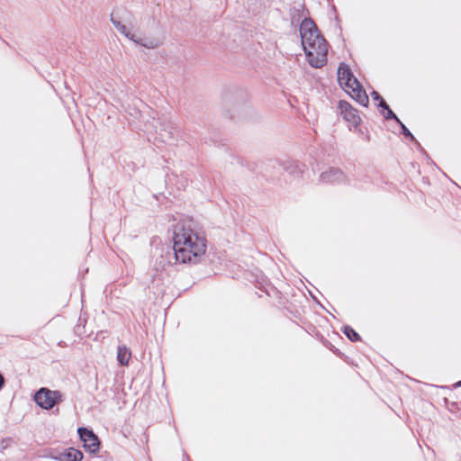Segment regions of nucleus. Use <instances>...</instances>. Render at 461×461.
Masks as SVG:
<instances>
[{"mask_svg": "<svg viewBox=\"0 0 461 461\" xmlns=\"http://www.w3.org/2000/svg\"><path fill=\"white\" fill-rule=\"evenodd\" d=\"M173 246L159 249L160 255L156 258L154 269L158 272L167 266L177 263L196 264L205 254L207 240L203 232L191 227L190 223L178 221L173 225Z\"/></svg>", "mask_w": 461, "mask_h": 461, "instance_id": "nucleus-1", "label": "nucleus"}, {"mask_svg": "<svg viewBox=\"0 0 461 461\" xmlns=\"http://www.w3.org/2000/svg\"><path fill=\"white\" fill-rule=\"evenodd\" d=\"M303 50L313 68H321L326 63L329 43L312 18H304L299 26Z\"/></svg>", "mask_w": 461, "mask_h": 461, "instance_id": "nucleus-2", "label": "nucleus"}, {"mask_svg": "<svg viewBox=\"0 0 461 461\" xmlns=\"http://www.w3.org/2000/svg\"><path fill=\"white\" fill-rule=\"evenodd\" d=\"M62 397V393L58 390L41 387L34 393L33 400L41 409L49 411L61 402Z\"/></svg>", "mask_w": 461, "mask_h": 461, "instance_id": "nucleus-3", "label": "nucleus"}, {"mask_svg": "<svg viewBox=\"0 0 461 461\" xmlns=\"http://www.w3.org/2000/svg\"><path fill=\"white\" fill-rule=\"evenodd\" d=\"M77 433L86 451L93 455L99 452L101 444L100 439L92 429L87 427H79L77 429Z\"/></svg>", "mask_w": 461, "mask_h": 461, "instance_id": "nucleus-4", "label": "nucleus"}, {"mask_svg": "<svg viewBox=\"0 0 461 461\" xmlns=\"http://www.w3.org/2000/svg\"><path fill=\"white\" fill-rule=\"evenodd\" d=\"M338 82L340 85L341 87L346 88H352V86L359 82L357 78L354 76L350 67L341 62L339 65L338 71Z\"/></svg>", "mask_w": 461, "mask_h": 461, "instance_id": "nucleus-5", "label": "nucleus"}, {"mask_svg": "<svg viewBox=\"0 0 461 461\" xmlns=\"http://www.w3.org/2000/svg\"><path fill=\"white\" fill-rule=\"evenodd\" d=\"M320 181L331 185L345 184L347 176L340 168L330 167L320 175Z\"/></svg>", "mask_w": 461, "mask_h": 461, "instance_id": "nucleus-6", "label": "nucleus"}, {"mask_svg": "<svg viewBox=\"0 0 461 461\" xmlns=\"http://www.w3.org/2000/svg\"><path fill=\"white\" fill-rule=\"evenodd\" d=\"M340 114L343 119L350 122L354 127H357L361 122L358 111L354 108L348 101L340 100L338 104Z\"/></svg>", "mask_w": 461, "mask_h": 461, "instance_id": "nucleus-7", "label": "nucleus"}, {"mask_svg": "<svg viewBox=\"0 0 461 461\" xmlns=\"http://www.w3.org/2000/svg\"><path fill=\"white\" fill-rule=\"evenodd\" d=\"M159 131L160 136L167 138L168 140H176L182 134L181 128L176 122L167 119H164L160 122Z\"/></svg>", "mask_w": 461, "mask_h": 461, "instance_id": "nucleus-8", "label": "nucleus"}, {"mask_svg": "<svg viewBox=\"0 0 461 461\" xmlns=\"http://www.w3.org/2000/svg\"><path fill=\"white\" fill-rule=\"evenodd\" d=\"M50 457L56 461H82L84 454L82 451L70 447L56 454H50Z\"/></svg>", "mask_w": 461, "mask_h": 461, "instance_id": "nucleus-9", "label": "nucleus"}, {"mask_svg": "<svg viewBox=\"0 0 461 461\" xmlns=\"http://www.w3.org/2000/svg\"><path fill=\"white\" fill-rule=\"evenodd\" d=\"M346 91L357 103L364 107H367L369 98L360 82L352 86V88H346Z\"/></svg>", "mask_w": 461, "mask_h": 461, "instance_id": "nucleus-10", "label": "nucleus"}, {"mask_svg": "<svg viewBox=\"0 0 461 461\" xmlns=\"http://www.w3.org/2000/svg\"><path fill=\"white\" fill-rule=\"evenodd\" d=\"M384 118L387 121L393 120L400 126L402 135L411 142H417L415 136L392 110H388V113H384Z\"/></svg>", "mask_w": 461, "mask_h": 461, "instance_id": "nucleus-11", "label": "nucleus"}, {"mask_svg": "<svg viewBox=\"0 0 461 461\" xmlns=\"http://www.w3.org/2000/svg\"><path fill=\"white\" fill-rule=\"evenodd\" d=\"M290 16L292 24L301 23L303 19L311 18L310 12L305 6V4H300L297 6H294L290 9Z\"/></svg>", "mask_w": 461, "mask_h": 461, "instance_id": "nucleus-12", "label": "nucleus"}, {"mask_svg": "<svg viewBox=\"0 0 461 461\" xmlns=\"http://www.w3.org/2000/svg\"><path fill=\"white\" fill-rule=\"evenodd\" d=\"M116 358L120 366H129L130 360L131 358V349L126 345H119L117 348Z\"/></svg>", "mask_w": 461, "mask_h": 461, "instance_id": "nucleus-13", "label": "nucleus"}, {"mask_svg": "<svg viewBox=\"0 0 461 461\" xmlns=\"http://www.w3.org/2000/svg\"><path fill=\"white\" fill-rule=\"evenodd\" d=\"M111 23L115 27V29L124 35L130 41H135V34L131 33V31L127 28V26L121 23V21L117 20L113 14H111L110 18Z\"/></svg>", "mask_w": 461, "mask_h": 461, "instance_id": "nucleus-14", "label": "nucleus"}, {"mask_svg": "<svg viewBox=\"0 0 461 461\" xmlns=\"http://www.w3.org/2000/svg\"><path fill=\"white\" fill-rule=\"evenodd\" d=\"M371 96L374 101H378L377 107L384 116V113H388V110H392L387 103L384 101V99L382 97V95L375 90H373L371 92Z\"/></svg>", "mask_w": 461, "mask_h": 461, "instance_id": "nucleus-15", "label": "nucleus"}, {"mask_svg": "<svg viewBox=\"0 0 461 461\" xmlns=\"http://www.w3.org/2000/svg\"><path fill=\"white\" fill-rule=\"evenodd\" d=\"M341 332L351 341L359 342L362 340L361 336L350 326L344 325L341 327Z\"/></svg>", "mask_w": 461, "mask_h": 461, "instance_id": "nucleus-16", "label": "nucleus"}, {"mask_svg": "<svg viewBox=\"0 0 461 461\" xmlns=\"http://www.w3.org/2000/svg\"><path fill=\"white\" fill-rule=\"evenodd\" d=\"M132 42L147 49H155L158 47V41L153 38H140L135 35V41H132Z\"/></svg>", "mask_w": 461, "mask_h": 461, "instance_id": "nucleus-17", "label": "nucleus"}, {"mask_svg": "<svg viewBox=\"0 0 461 461\" xmlns=\"http://www.w3.org/2000/svg\"><path fill=\"white\" fill-rule=\"evenodd\" d=\"M322 343L327 348H329L330 351H332L337 357H342L344 356V354L339 348H337L335 346H333L331 344V342L329 341L328 339H323Z\"/></svg>", "mask_w": 461, "mask_h": 461, "instance_id": "nucleus-18", "label": "nucleus"}, {"mask_svg": "<svg viewBox=\"0 0 461 461\" xmlns=\"http://www.w3.org/2000/svg\"><path fill=\"white\" fill-rule=\"evenodd\" d=\"M13 438L6 437L3 438L0 441V453L4 454L5 450L10 447V444L13 442Z\"/></svg>", "mask_w": 461, "mask_h": 461, "instance_id": "nucleus-19", "label": "nucleus"}, {"mask_svg": "<svg viewBox=\"0 0 461 461\" xmlns=\"http://www.w3.org/2000/svg\"><path fill=\"white\" fill-rule=\"evenodd\" d=\"M198 138L201 140H203L205 143H207V142L216 143L217 142V140L212 139V138H208L206 136H203V134L202 132H198Z\"/></svg>", "mask_w": 461, "mask_h": 461, "instance_id": "nucleus-20", "label": "nucleus"}, {"mask_svg": "<svg viewBox=\"0 0 461 461\" xmlns=\"http://www.w3.org/2000/svg\"><path fill=\"white\" fill-rule=\"evenodd\" d=\"M5 384V379L4 377V375H2V373H0V391L4 388Z\"/></svg>", "mask_w": 461, "mask_h": 461, "instance_id": "nucleus-21", "label": "nucleus"}, {"mask_svg": "<svg viewBox=\"0 0 461 461\" xmlns=\"http://www.w3.org/2000/svg\"><path fill=\"white\" fill-rule=\"evenodd\" d=\"M336 22H337V26H338L339 30L341 32V31H342V29H341V26H340V24H339V17H338V16H336Z\"/></svg>", "mask_w": 461, "mask_h": 461, "instance_id": "nucleus-22", "label": "nucleus"}, {"mask_svg": "<svg viewBox=\"0 0 461 461\" xmlns=\"http://www.w3.org/2000/svg\"><path fill=\"white\" fill-rule=\"evenodd\" d=\"M412 143L416 146V148H417L418 149H421V148H422V146L420 145V143L418 140H417V142H412Z\"/></svg>", "mask_w": 461, "mask_h": 461, "instance_id": "nucleus-23", "label": "nucleus"}, {"mask_svg": "<svg viewBox=\"0 0 461 461\" xmlns=\"http://www.w3.org/2000/svg\"><path fill=\"white\" fill-rule=\"evenodd\" d=\"M454 387H461V380H459L458 382H456V383L454 384Z\"/></svg>", "mask_w": 461, "mask_h": 461, "instance_id": "nucleus-24", "label": "nucleus"}, {"mask_svg": "<svg viewBox=\"0 0 461 461\" xmlns=\"http://www.w3.org/2000/svg\"><path fill=\"white\" fill-rule=\"evenodd\" d=\"M422 154H425L426 157H428V154L426 152V150L423 149V147L421 149H419Z\"/></svg>", "mask_w": 461, "mask_h": 461, "instance_id": "nucleus-25", "label": "nucleus"}, {"mask_svg": "<svg viewBox=\"0 0 461 461\" xmlns=\"http://www.w3.org/2000/svg\"><path fill=\"white\" fill-rule=\"evenodd\" d=\"M229 118L230 119H233L234 118V115L232 113H229Z\"/></svg>", "mask_w": 461, "mask_h": 461, "instance_id": "nucleus-26", "label": "nucleus"}]
</instances>
